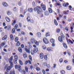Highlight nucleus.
Listing matches in <instances>:
<instances>
[{
	"instance_id": "f257e3e1",
	"label": "nucleus",
	"mask_w": 74,
	"mask_h": 74,
	"mask_svg": "<svg viewBox=\"0 0 74 74\" xmlns=\"http://www.w3.org/2000/svg\"><path fill=\"white\" fill-rule=\"evenodd\" d=\"M13 60V56H12L9 59V63L10 64V66L8 67V64L5 65V69H7V71L8 72L9 71V70L11 69V67H13L14 66L13 64V62H12V60Z\"/></svg>"
},
{
	"instance_id": "f03ea898",
	"label": "nucleus",
	"mask_w": 74,
	"mask_h": 74,
	"mask_svg": "<svg viewBox=\"0 0 74 74\" xmlns=\"http://www.w3.org/2000/svg\"><path fill=\"white\" fill-rule=\"evenodd\" d=\"M41 10L42 9L40 7L37 6V7L34 8V10L35 11H37L38 14H40V12H41Z\"/></svg>"
},
{
	"instance_id": "7ed1b4c3",
	"label": "nucleus",
	"mask_w": 74,
	"mask_h": 74,
	"mask_svg": "<svg viewBox=\"0 0 74 74\" xmlns=\"http://www.w3.org/2000/svg\"><path fill=\"white\" fill-rule=\"evenodd\" d=\"M61 37L59 36L58 37V40L61 42H63V40L64 38V35L62 33H61Z\"/></svg>"
},
{
	"instance_id": "20e7f679",
	"label": "nucleus",
	"mask_w": 74,
	"mask_h": 74,
	"mask_svg": "<svg viewBox=\"0 0 74 74\" xmlns=\"http://www.w3.org/2000/svg\"><path fill=\"white\" fill-rule=\"evenodd\" d=\"M15 68L16 69H18V71H19L20 72H21L22 71V69H21V66L20 65H18L16 64L15 66Z\"/></svg>"
},
{
	"instance_id": "39448f33",
	"label": "nucleus",
	"mask_w": 74,
	"mask_h": 74,
	"mask_svg": "<svg viewBox=\"0 0 74 74\" xmlns=\"http://www.w3.org/2000/svg\"><path fill=\"white\" fill-rule=\"evenodd\" d=\"M31 41L32 43L34 42L36 45H38V42H37V40H35L33 38H32L31 40Z\"/></svg>"
},
{
	"instance_id": "423d86ee",
	"label": "nucleus",
	"mask_w": 74,
	"mask_h": 74,
	"mask_svg": "<svg viewBox=\"0 0 74 74\" xmlns=\"http://www.w3.org/2000/svg\"><path fill=\"white\" fill-rule=\"evenodd\" d=\"M43 41L45 44H47L49 43L48 40V39L46 38H43Z\"/></svg>"
},
{
	"instance_id": "0eeeda50",
	"label": "nucleus",
	"mask_w": 74,
	"mask_h": 74,
	"mask_svg": "<svg viewBox=\"0 0 74 74\" xmlns=\"http://www.w3.org/2000/svg\"><path fill=\"white\" fill-rule=\"evenodd\" d=\"M41 5V7L42 8L44 11H45L46 10V7L45 6V5H43L42 3Z\"/></svg>"
},
{
	"instance_id": "6e6552de",
	"label": "nucleus",
	"mask_w": 74,
	"mask_h": 74,
	"mask_svg": "<svg viewBox=\"0 0 74 74\" xmlns=\"http://www.w3.org/2000/svg\"><path fill=\"white\" fill-rule=\"evenodd\" d=\"M16 23V20H12L11 23V25L12 26H14V25H15Z\"/></svg>"
},
{
	"instance_id": "1a4fd4ad",
	"label": "nucleus",
	"mask_w": 74,
	"mask_h": 74,
	"mask_svg": "<svg viewBox=\"0 0 74 74\" xmlns=\"http://www.w3.org/2000/svg\"><path fill=\"white\" fill-rule=\"evenodd\" d=\"M2 4L3 6L5 7H8V4H7V3L5 2H3L2 3Z\"/></svg>"
},
{
	"instance_id": "9d476101",
	"label": "nucleus",
	"mask_w": 74,
	"mask_h": 74,
	"mask_svg": "<svg viewBox=\"0 0 74 74\" xmlns=\"http://www.w3.org/2000/svg\"><path fill=\"white\" fill-rule=\"evenodd\" d=\"M53 49L51 48V47H48L47 49V51H53V50H52V49Z\"/></svg>"
},
{
	"instance_id": "9b49d317",
	"label": "nucleus",
	"mask_w": 74,
	"mask_h": 74,
	"mask_svg": "<svg viewBox=\"0 0 74 74\" xmlns=\"http://www.w3.org/2000/svg\"><path fill=\"white\" fill-rule=\"evenodd\" d=\"M40 58L41 59L44 58V55H43V54L42 53H41L40 54Z\"/></svg>"
},
{
	"instance_id": "f8f14e48",
	"label": "nucleus",
	"mask_w": 74,
	"mask_h": 74,
	"mask_svg": "<svg viewBox=\"0 0 74 74\" xmlns=\"http://www.w3.org/2000/svg\"><path fill=\"white\" fill-rule=\"evenodd\" d=\"M5 19L6 21L8 22H10V21H11V20H10V18H9L8 17H6L5 18Z\"/></svg>"
},
{
	"instance_id": "ddd939ff",
	"label": "nucleus",
	"mask_w": 74,
	"mask_h": 74,
	"mask_svg": "<svg viewBox=\"0 0 74 74\" xmlns=\"http://www.w3.org/2000/svg\"><path fill=\"white\" fill-rule=\"evenodd\" d=\"M45 16H48L49 15V12L48 11H46L44 12Z\"/></svg>"
},
{
	"instance_id": "4468645a",
	"label": "nucleus",
	"mask_w": 74,
	"mask_h": 74,
	"mask_svg": "<svg viewBox=\"0 0 74 74\" xmlns=\"http://www.w3.org/2000/svg\"><path fill=\"white\" fill-rule=\"evenodd\" d=\"M23 56L24 59H26L27 58V54L26 53H24L23 54Z\"/></svg>"
},
{
	"instance_id": "2eb2a0df",
	"label": "nucleus",
	"mask_w": 74,
	"mask_h": 74,
	"mask_svg": "<svg viewBox=\"0 0 74 74\" xmlns=\"http://www.w3.org/2000/svg\"><path fill=\"white\" fill-rule=\"evenodd\" d=\"M28 11L29 12H33V8H28Z\"/></svg>"
},
{
	"instance_id": "dca6fc26",
	"label": "nucleus",
	"mask_w": 74,
	"mask_h": 74,
	"mask_svg": "<svg viewBox=\"0 0 74 74\" xmlns=\"http://www.w3.org/2000/svg\"><path fill=\"white\" fill-rule=\"evenodd\" d=\"M34 51L35 53H37V51H38V48H35L34 49Z\"/></svg>"
},
{
	"instance_id": "f3484780",
	"label": "nucleus",
	"mask_w": 74,
	"mask_h": 74,
	"mask_svg": "<svg viewBox=\"0 0 74 74\" xmlns=\"http://www.w3.org/2000/svg\"><path fill=\"white\" fill-rule=\"evenodd\" d=\"M7 35H5V37H3L2 38V40H6L7 38Z\"/></svg>"
},
{
	"instance_id": "a211bd4d",
	"label": "nucleus",
	"mask_w": 74,
	"mask_h": 74,
	"mask_svg": "<svg viewBox=\"0 0 74 74\" xmlns=\"http://www.w3.org/2000/svg\"><path fill=\"white\" fill-rule=\"evenodd\" d=\"M50 41L51 42V43L53 44V43L55 42V40H54L53 38H52L50 40Z\"/></svg>"
},
{
	"instance_id": "6ab92c4d",
	"label": "nucleus",
	"mask_w": 74,
	"mask_h": 74,
	"mask_svg": "<svg viewBox=\"0 0 74 74\" xmlns=\"http://www.w3.org/2000/svg\"><path fill=\"white\" fill-rule=\"evenodd\" d=\"M20 45H21V43L19 42V41L17 42V44H16V45L17 47H18V46H19Z\"/></svg>"
},
{
	"instance_id": "aec40b11",
	"label": "nucleus",
	"mask_w": 74,
	"mask_h": 74,
	"mask_svg": "<svg viewBox=\"0 0 74 74\" xmlns=\"http://www.w3.org/2000/svg\"><path fill=\"white\" fill-rule=\"evenodd\" d=\"M48 10L49 13H52V10L51 8H49Z\"/></svg>"
},
{
	"instance_id": "412c9836",
	"label": "nucleus",
	"mask_w": 74,
	"mask_h": 74,
	"mask_svg": "<svg viewBox=\"0 0 74 74\" xmlns=\"http://www.w3.org/2000/svg\"><path fill=\"white\" fill-rule=\"evenodd\" d=\"M25 51H26V52H27V53H30V50L25 48Z\"/></svg>"
},
{
	"instance_id": "4be33fe9",
	"label": "nucleus",
	"mask_w": 74,
	"mask_h": 74,
	"mask_svg": "<svg viewBox=\"0 0 74 74\" xmlns=\"http://www.w3.org/2000/svg\"><path fill=\"white\" fill-rule=\"evenodd\" d=\"M63 45L64 48L66 49L67 48V45H66V43H63Z\"/></svg>"
},
{
	"instance_id": "5701e85b",
	"label": "nucleus",
	"mask_w": 74,
	"mask_h": 74,
	"mask_svg": "<svg viewBox=\"0 0 74 74\" xmlns=\"http://www.w3.org/2000/svg\"><path fill=\"white\" fill-rule=\"evenodd\" d=\"M18 50L19 52H21V53H22V49L21 47H19L18 48Z\"/></svg>"
},
{
	"instance_id": "b1692460",
	"label": "nucleus",
	"mask_w": 74,
	"mask_h": 74,
	"mask_svg": "<svg viewBox=\"0 0 74 74\" xmlns=\"http://www.w3.org/2000/svg\"><path fill=\"white\" fill-rule=\"evenodd\" d=\"M71 69V68L70 66H68L67 67V69L68 70H70Z\"/></svg>"
},
{
	"instance_id": "393cba45",
	"label": "nucleus",
	"mask_w": 74,
	"mask_h": 74,
	"mask_svg": "<svg viewBox=\"0 0 74 74\" xmlns=\"http://www.w3.org/2000/svg\"><path fill=\"white\" fill-rule=\"evenodd\" d=\"M31 55H34V53H35V52H34V50H31Z\"/></svg>"
},
{
	"instance_id": "a878e982",
	"label": "nucleus",
	"mask_w": 74,
	"mask_h": 74,
	"mask_svg": "<svg viewBox=\"0 0 74 74\" xmlns=\"http://www.w3.org/2000/svg\"><path fill=\"white\" fill-rule=\"evenodd\" d=\"M36 34L37 36H38V37H41V33H40V32H38Z\"/></svg>"
},
{
	"instance_id": "bb28decb",
	"label": "nucleus",
	"mask_w": 74,
	"mask_h": 74,
	"mask_svg": "<svg viewBox=\"0 0 74 74\" xmlns=\"http://www.w3.org/2000/svg\"><path fill=\"white\" fill-rule=\"evenodd\" d=\"M27 22H29L30 21V18L29 17H28L27 18Z\"/></svg>"
},
{
	"instance_id": "cd10ccee",
	"label": "nucleus",
	"mask_w": 74,
	"mask_h": 74,
	"mask_svg": "<svg viewBox=\"0 0 74 74\" xmlns=\"http://www.w3.org/2000/svg\"><path fill=\"white\" fill-rule=\"evenodd\" d=\"M10 74H15V71H10Z\"/></svg>"
},
{
	"instance_id": "c85d7f7f",
	"label": "nucleus",
	"mask_w": 74,
	"mask_h": 74,
	"mask_svg": "<svg viewBox=\"0 0 74 74\" xmlns=\"http://www.w3.org/2000/svg\"><path fill=\"white\" fill-rule=\"evenodd\" d=\"M54 23H55V25H56V26H57L58 25V23H57V21H56V20H54Z\"/></svg>"
},
{
	"instance_id": "c756f323",
	"label": "nucleus",
	"mask_w": 74,
	"mask_h": 74,
	"mask_svg": "<svg viewBox=\"0 0 74 74\" xmlns=\"http://www.w3.org/2000/svg\"><path fill=\"white\" fill-rule=\"evenodd\" d=\"M10 37L11 40H14V38L13 37V35H12V34L10 35Z\"/></svg>"
},
{
	"instance_id": "7c9ffc66",
	"label": "nucleus",
	"mask_w": 74,
	"mask_h": 74,
	"mask_svg": "<svg viewBox=\"0 0 74 74\" xmlns=\"http://www.w3.org/2000/svg\"><path fill=\"white\" fill-rule=\"evenodd\" d=\"M19 62L20 64L21 65H23V63H22V62L21 60H19Z\"/></svg>"
},
{
	"instance_id": "2f4dec72",
	"label": "nucleus",
	"mask_w": 74,
	"mask_h": 74,
	"mask_svg": "<svg viewBox=\"0 0 74 74\" xmlns=\"http://www.w3.org/2000/svg\"><path fill=\"white\" fill-rule=\"evenodd\" d=\"M7 14L8 15H10L11 14V12L10 11H8L7 12Z\"/></svg>"
},
{
	"instance_id": "473e14b6",
	"label": "nucleus",
	"mask_w": 74,
	"mask_h": 74,
	"mask_svg": "<svg viewBox=\"0 0 74 74\" xmlns=\"http://www.w3.org/2000/svg\"><path fill=\"white\" fill-rule=\"evenodd\" d=\"M13 62L14 64H16L17 63V60H16L14 59Z\"/></svg>"
},
{
	"instance_id": "72a5a7b5",
	"label": "nucleus",
	"mask_w": 74,
	"mask_h": 74,
	"mask_svg": "<svg viewBox=\"0 0 74 74\" xmlns=\"http://www.w3.org/2000/svg\"><path fill=\"white\" fill-rule=\"evenodd\" d=\"M15 32V29L13 28L12 30V33H14Z\"/></svg>"
},
{
	"instance_id": "f704fd0d",
	"label": "nucleus",
	"mask_w": 74,
	"mask_h": 74,
	"mask_svg": "<svg viewBox=\"0 0 74 74\" xmlns=\"http://www.w3.org/2000/svg\"><path fill=\"white\" fill-rule=\"evenodd\" d=\"M19 40V38L18 37H16L15 38V41H16V42L17 41H18Z\"/></svg>"
},
{
	"instance_id": "c9c22d12",
	"label": "nucleus",
	"mask_w": 74,
	"mask_h": 74,
	"mask_svg": "<svg viewBox=\"0 0 74 74\" xmlns=\"http://www.w3.org/2000/svg\"><path fill=\"white\" fill-rule=\"evenodd\" d=\"M59 62L60 63H62L63 62V59L61 58L59 60Z\"/></svg>"
},
{
	"instance_id": "e433bc0d",
	"label": "nucleus",
	"mask_w": 74,
	"mask_h": 74,
	"mask_svg": "<svg viewBox=\"0 0 74 74\" xmlns=\"http://www.w3.org/2000/svg\"><path fill=\"white\" fill-rule=\"evenodd\" d=\"M14 58L15 59H18V55H16L14 56Z\"/></svg>"
},
{
	"instance_id": "4c0bfd02",
	"label": "nucleus",
	"mask_w": 74,
	"mask_h": 74,
	"mask_svg": "<svg viewBox=\"0 0 74 74\" xmlns=\"http://www.w3.org/2000/svg\"><path fill=\"white\" fill-rule=\"evenodd\" d=\"M44 58L45 60H47V55H45L44 56Z\"/></svg>"
},
{
	"instance_id": "58836bf2",
	"label": "nucleus",
	"mask_w": 74,
	"mask_h": 74,
	"mask_svg": "<svg viewBox=\"0 0 74 74\" xmlns=\"http://www.w3.org/2000/svg\"><path fill=\"white\" fill-rule=\"evenodd\" d=\"M36 69L37 71H40V67H37L36 68Z\"/></svg>"
},
{
	"instance_id": "ea45409f",
	"label": "nucleus",
	"mask_w": 74,
	"mask_h": 74,
	"mask_svg": "<svg viewBox=\"0 0 74 74\" xmlns=\"http://www.w3.org/2000/svg\"><path fill=\"white\" fill-rule=\"evenodd\" d=\"M61 73L62 74H65V71H61Z\"/></svg>"
},
{
	"instance_id": "a19ab883",
	"label": "nucleus",
	"mask_w": 74,
	"mask_h": 74,
	"mask_svg": "<svg viewBox=\"0 0 74 74\" xmlns=\"http://www.w3.org/2000/svg\"><path fill=\"white\" fill-rule=\"evenodd\" d=\"M60 31V29H56L57 33H59Z\"/></svg>"
},
{
	"instance_id": "79ce46f5",
	"label": "nucleus",
	"mask_w": 74,
	"mask_h": 74,
	"mask_svg": "<svg viewBox=\"0 0 74 74\" xmlns=\"http://www.w3.org/2000/svg\"><path fill=\"white\" fill-rule=\"evenodd\" d=\"M29 59L31 60V61H32V56H29Z\"/></svg>"
},
{
	"instance_id": "37998d69",
	"label": "nucleus",
	"mask_w": 74,
	"mask_h": 74,
	"mask_svg": "<svg viewBox=\"0 0 74 74\" xmlns=\"http://www.w3.org/2000/svg\"><path fill=\"white\" fill-rule=\"evenodd\" d=\"M25 70L26 72H28V68L27 66L25 67Z\"/></svg>"
},
{
	"instance_id": "c03bdc74",
	"label": "nucleus",
	"mask_w": 74,
	"mask_h": 74,
	"mask_svg": "<svg viewBox=\"0 0 74 74\" xmlns=\"http://www.w3.org/2000/svg\"><path fill=\"white\" fill-rule=\"evenodd\" d=\"M18 25L17 24H16L15 26H14V28L16 29H17V28H18Z\"/></svg>"
},
{
	"instance_id": "a18cd8bd",
	"label": "nucleus",
	"mask_w": 74,
	"mask_h": 74,
	"mask_svg": "<svg viewBox=\"0 0 74 74\" xmlns=\"http://www.w3.org/2000/svg\"><path fill=\"white\" fill-rule=\"evenodd\" d=\"M64 14H65V15H67V14H68V13H67L66 11L64 12Z\"/></svg>"
},
{
	"instance_id": "49530a36",
	"label": "nucleus",
	"mask_w": 74,
	"mask_h": 74,
	"mask_svg": "<svg viewBox=\"0 0 74 74\" xmlns=\"http://www.w3.org/2000/svg\"><path fill=\"white\" fill-rule=\"evenodd\" d=\"M4 45H5V43L4 42H3L1 43V46H2V47H3Z\"/></svg>"
},
{
	"instance_id": "de8ad7c7",
	"label": "nucleus",
	"mask_w": 74,
	"mask_h": 74,
	"mask_svg": "<svg viewBox=\"0 0 74 74\" xmlns=\"http://www.w3.org/2000/svg\"><path fill=\"white\" fill-rule=\"evenodd\" d=\"M18 5L19 6H20V5H22V3L21 2H19L18 3Z\"/></svg>"
},
{
	"instance_id": "09e8293b",
	"label": "nucleus",
	"mask_w": 74,
	"mask_h": 74,
	"mask_svg": "<svg viewBox=\"0 0 74 74\" xmlns=\"http://www.w3.org/2000/svg\"><path fill=\"white\" fill-rule=\"evenodd\" d=\"M32 5L34 6H35V5H36V4H35V2H34V1L33 2Z\"/></svg>"
},
{
	"instance_id": "8fccbe9b",
	"label": "nucleus",
	"mask_w": 74,
	"mask_h": 74,
	"mask_svg": "<svg viewBox=\"0 0 74 74\" xmlns=\"http://www.w3.org/2000/svg\"><path fill=\"white\" fill-rule=\"evenodd\" d=\"M69 41L71 43V44H73V41H72L71 40H70V39H69Z\"/></svg>"
},
{
	"instance_id": "3c124183",
	"label": "nucleus",
	"mask_w": 74,
	"mask_h": 74,
	"mask_svg": "<svg viewBox=\"0 0 74 74\" xmlns=\"http://www.w3.org/2000/svg\"><path fill=\"white\" fill-rule=\"evenodd\" d=\"M43 49H45L47 48V47H45V46H42Z\"/></svg>"
},
{
	"instance_id": "603ef678",
	"label": "nucleus",
	"mask_w": 74,
	"mask_h": 74,
	"mask_svg": "<svg viewBox=\"0 0 74 74\" xmlns=\"http://www.w3.org/2000/svg\"><path fill=\"white\" fill-rule=\"evenodd\" d=\"M47 62H44L43 63V65H44V66H47Z\"/></svg>"
},
{
	"instance_id": "864d4df0",
	"label": "nucleus",
	"mask_w": 74,
	"mask_h": 74,
	"mask_svg": "<svg viewBox=\"0 0 74 74\" xmlns=\"http://www.w3.org/2000/svg\"><path fill=\"white\" fill-rule=\"evenodd\" d=\"M27 12V9H26L24 12V14H25Z\"/></svg>"
},
{
	"instance_id": "5fc2aeb1",
	"label": "nucleus",
	"mask_w": 74,
	"mask_h": 74,
	"mask_svg": "<svg viewBox=\"0 0 74 74\" xmlns=\"http://www.w3.org/2000/svg\"><path fill=\"white\" fill-rule=\"evenodd\" d=\"M49 34L48 33H47L46 34V37H47V36H49Z\"/></svg>"
},
{
	"instance_id": "6e6d98bb",
	"label": "nucleus",
	"mask_w": 74,
	"mask_h": 74,
	"mask_svg": "<svg viewBox=\"0 0 74 74\" xmlns=\"http://www.w3.org/2000/svg\"><path fill=\"white\" fill-rule=\"evenodd\" d=\"M56 64H53V69H55V67H56Z\"/></svg>"
},
{
	"instance_id": "4d7b16f0",
	"label": "nucleus",
	"mask_w": 74,
	"mask_h": 74,
	"mask_svg": "<svg viewBox=\"0 0 74 74\" xmlns=\"http://www.w3.org/2000/svg\"><path fill=\"white\" fill-rule=\"evenodd\" d=\"M42 71L43 74H45V71H44V70H42Z\"/></svg>"
},
{
	"instance_id": "13d9d810",
	"label": "nucleus",
	"mask_w": 74,
	"mask_h": 74,
	"mask_svg": "<svg viewBox=\"0 0 74 74\" xmlns=\"http://www.w3.org/2000/svg\"><path fill=\"white\" fill-rule=\"evenodd\" d=\"M67 21L68 22H71L72 20L71 19L69 18L68 19Z\"/></svg>"
},
{
	"instance_id": "bf43d9fd",
	"label": "nucleus",
	"mask_w": 74,
	"mask_h": 74,
	"mask_svg": "<svg viewBox=\"0 0 74 74\" xmlns=\"http://www.w3.org/2000/svg\"><path fill=\"white\" fill-rule=\"evenodd\" d=\"M31 23H34V21L33 20H30V21Z\"/></svg>"
},
{
	"instance_id": "052dcab7",
	"label": "nucleus",
	"mask_w": 74,
	"mask_h": 74,
	"mask_svg": "<svg viewBox=\"0 0 74 74\" xmlns=\"http://www.w3.org/2000/svg\"><path fill=\"white\" fill-rule=\"evenodd\" d=\"M13 11H15H15H16V7L14 8L13 9Z\"/></svg>"
},
{
	"instance_id": "680f3d73",
	"label": "nucleus",
	"mask_w": 74,
	"mask_h": 74,
	"mask_svg": "<svg viewBox=\"0 0 74 74\" xmlns=\"http://www.w3.org/2000/svg\"><path fill=\"white\" fill-rule=\"evenodd\" d=\"M21 34H23V35H25V33L24 32L22 31L21 32Z\"/></svg>"
},
{
	"instance_id": "e2e57ef3",
	"label": "nucleus",
	"mask_w": 74,
	"mask_h": 74,
	"mask_svg": "<svg viewBox=\"0 0 74 74\" xmlns=\"http://www.w3.org/2000/svg\"><path fill=\"white\" fill-rule=\"evenodd\" d=\"M65 30H66V31H69V29H68L67 27H65Z\"/></svg>"
},
{
	"instance_id": "0e129e2a",
	"label": "nucleus",
	"mask_w": 74,
	"mask_h": 74,
	"mask_svg": "<svg viewBox=\"0 0 74 74\" xmlns=\"http://www.w3.org/2000/svg\"><path fill=\"white\" fill-rule=\"evenodd\" d=\"M47 72L49 71V69H47L45 70Z\"/></svg>"
},
{
	"instance_id": "69168bd1",
	"label": "nucleus",
	"mask_w": 74,
	"mask_h": 74,
	"mask_svg": "<svg viewBox=\"0 0 74 74\" xmlns=\"http://www.w3.org/2000/svg\"><path fill=\"white\" fill-rule=\"evenodd\" d=\"M3 51H4V52H7V50H6L5 49H4Z\"/></svg>"
},
{
	"instance_id": "338daca9",
	"label": "nucleus",
	"mask_w": 74,
	"mask_h": 74,
	"mask_svg": "<svg viewBox=\"0 0 74 74\" xmlns=\"http://www.w3.org/2000/svg\"><path fill=\"white\" fill-rule=\"evenodd\" d=\"M46 66L47 68H49V67H50V65H49V64L47 65Z\"/></svg>"
},
{
	"instance_id": "774afa93",
	"label": "nucleus",
	"mask_w": 74,
	"mask_h": 74,
	"mask_svg": "<svg viewBox=\"0 0 74 74\" xmlns=\"http://www.w3.org/2000/svg\"><path fill=\"white\" fill-rule=\"evenodd\" d=\"M19 26L21 27H22V24L21 23H19Z\"/></svg>"
}]
</instances>
